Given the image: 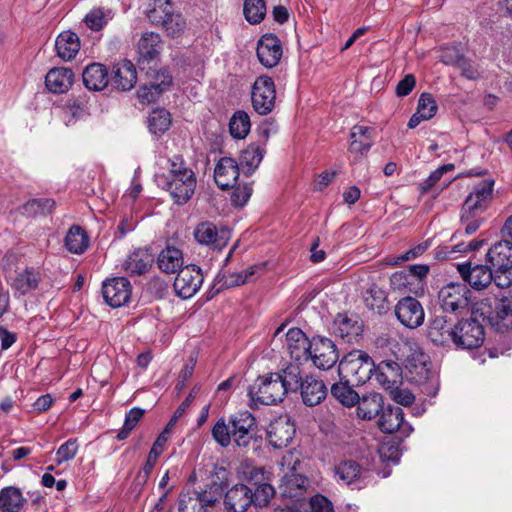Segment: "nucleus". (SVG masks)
<instances>
[{
  "label": "nucleus",
  "mask_w": 512,
  "mask_h": 512,
  "mask_svg": "<svg viewBox=\"0 0 512 512\" xmlns=\"http://www.w3.org/2000/svg\"><path fill=\"white\" fill-rule=\"evenodd\" d=\"M157 180L159 185H161L163 189L169 191L174 202L179 205H183L191 199L197 185L195 172L184 173L181 176H174L171 178H168L163 174L157 176Z\"/></svg>",
  "instance_id": "4"
},
{
  "label": "nucleus",
  "mask_w": 512,
  "mask_h": 512,
  "mask_svg": "<svg viewBox=\"0 0 512 512\" xmlns=\"http://www.w3.org/2000/svg\"><path fill=\"white\" fill-rule=\"evenodd\" d=\"M282 45L274 34L263 35L257 44V57L266 68L275 67L282 57Z\"/></svg>",
  "instance_id": "18"
},
{
  "label": "nucleus",
  "mask_w": 512,
  "mask_h": 512,
  "mask_svg": "<svg viewBox=\"0 0 512 512\" xmlns=\"http://www.w3.org/2000/svg\"><path fill=\"white\" fill-rule=\"evenodd\" d=\"M454 325L444 316H436L428 326V338L436 345L449 346L452 344Z\"/></svg>",
  "instance_id": "30"
},
{
  "label": "nucleus",
  "mask_w": 512,
  "mask_h": 512,
  "mask_svg": "<svg viewBox=\"0 0 512 512\" xmlns=\"http://www.w3.org/2000/svg\"><path fill=\"white\" fill-rule=\"evenodd\" d=\"M312 512H334L333 504L322 495H315L310 500Z\"/></svg>",
  "instance_id": "64"
},
{
  "label": "nucleus",
  "mask_w": 512,
  "mask_h": 512,
  "mask_svg": "<svg viewBox=\"0 0 512 512\" xmlns=\"http://www.w3.org/2000/svg\"><path fill=\"white\" fill-rule=\"evenodd\" d=\"M263 154V149L254 144L243 150L240 157V166L245 174L250 175L255 171L263 159Z\"/></svg>",
  "instance_id": "45"
},
{
  "label": "nucleus",
  "mask_w": 512,
  "mask_h": 512,
  "mask_svg": "<svg viewBox=\"0 0 512 512\" xmlns=\"http://www.w3.org/2000/svg\"><path fill=\"white\" fill-rule=\"evenodd\" d=\"M400 368L393 361L381 362L375 370L376 381L388 392L399 382Z\"/></svg>",
  "instance_id": "39"
},
{
  "label": "nucleus",
  "mask_w": 512,
  "mask_h": 512,
  "mask_svg": "<svg viewBox=\"0 0 512 512\" xmlns=\"http://www.w3.org/2000/svg\"><path fill=\"white\" fill-rule=\"evenodd\" d=\"M55 49L61 59L69 61L76 56L80 49L79 37L74 32L64 31L56 38Z\"/></svg>",
  "instance_id": "37"
},
{
  "label": "nucleus",
  "mask_w": 512,
  "mask_h": 512,
  "mask_svg": "<svg viewBox=\"0 0 512 512\" xmlns=\"http://www.w3.org/2000/svg\"><path fill=\"white\" fill-rule=\"evenodd\" d=\"M113 16L114 14L111 9L95 7L86 14L84 22L91 30L99 31L113 18Z\"/></svg>",
  "instance_id": "46"
},
{
  "label": "nucleus",
  "mask_w": 512,
  "mask_h": 512,
  "mask_svg": "<svg viewBox=\"0 0 512 512\" xmlns=\"http://www.w3.org/2000/svg\"><path fill=\"white\" fill-rule=\"evenodd\" d=\"M390 283L394 290L403 293H412L411 289L414 287V282L408 271H397L393 273L390 278Z\"/></svg>",
  "instance_id": "54"
},
{
  "label": "nucleus",
  "mask_w": 512,
  "mask_h": 512,
  "mask_svg": "<svg viewBox=\"0 0 512 512\" xmlns=\"http://www.w3.org/2000/svg\"><path fill=\"white\" fill-rule=\"evenodd\" d=\"M405 369L411 381L422 384L431 374L429 356L420 350H415L406 358Z\"/></svg>",
  "instance_id": "21"
},
{
  "label": "nucleus",
  "mask_w": 512,
  "mask_h": 512,
  "mask_svg": "<svg viewBox=\"0 0 512 512\" xmlns=\"http://www.w3.org/2000/svg\"><path fill=\"white\" fill-rule=\"evenodd\" d=\"M253 502L258 506H265L274 496V488L268 483L260 484L252 493Z\"/></svg>",
  "instance_id": "57"
},
{
  "label": "nucleus",
  "mask_w": 512,
  "mask_h": 512,
  "mask_svg": "<svg viewBox=\"0 0 512 512\" xmlns=\"http://www.w3.org/2000/svg\"><path fill=\"white\" fill-rule=\"evenodd\" d=\"M215 499L207 492L187 491L179 498V512H206L213 506Z\"/></svg>",
  "instance_id": "26"
},
{
  "label": "nucleus",
  "mask_w": 512,
  "mask_h": 512,
  "mask_svg": "<svg viewBox=\"0 0 512 512\" xmlns=\"http://www.w3.org/2000/svg\"><path fill=\"white\" fill-rule=\"evenodd\" d=\"M493 190V180L485 179L475 184L462 206L461 219L467 221L480 216L489 206Z\"/></svg>",
  "instance_id": "3"
},
{
  "label": "nucleus",
  "mask_w": 512,
  "mask_h": 512,
  "mask_svg": "<svg viewBox=\"0 0 512 512\" xmlns=\"http://www.w3.org/2000/svg\"><path fill=\"white\" fill-rule=\"evenodd\" d=\"M378 424L382 432L398 433L400 437H408L413 432V427L404 421V413L400 407L383 408Z\"/></svg>",
  "instance_id": "13"
},
{
  "label": "nucleus",
  "mask_w": 512,
  "mask_h": 512,
  "mask_svg": "<svg viewBox=\"0 0 512 512\" xmlns=\"http://www.w3.org/2000/svg\"><path fill=\"white\" fill-rule=\"evenodd\" d=\"M78 452V444L76 439H69L63 443L56 451V463L58 465L63 462L72 460Z\"/></svg>",
  "instance_id": "56"
},
{
  "label": "nucleus",
  "mask_w": 512,
  "mask_h": 512,
  "mask_svg": "<svg viewBox=\"0 0 512 512\" xmlns=\"http://www.w3.org/2000/svg\"><path fill=\"white\" fill-rule=\"evenodd\" d=\"M492 281L499 288L510 287L512 285V268L496 269Z\"/></svg>",
  "instance_id": "63"
},
{
  "label": "nucleus",
  "mask_w": 512,
  "mask_h": 512,
  "mask_svg": "<svg viewBox=\"0 0 512 512\" xmlns=\"http://www.w3.org/2000/svg\"><path fill=\"white\" fill-rule=\"evenodd\" d=\"M251 100L254 110L259 115H267L275 107L276 90L272 78L259 76L252 87Z\"/></svg>",
  "instance_id": "7"
},
{
  "label": "nucleus",
  "mask_w": 512,
  "mask_h": 512,
  "mask_svg": "<svg viewBox=\"0 0 512 512\" xmlns=\"http://www.w3.org/2000/svg\"><path fill=\"white\" fill-rule=\"evenodd\" d=\"M89 115L88 102L78 98L69 103L62 110V118L66 126L74 125L78 120Z\"/></svg>",
  "instance_id": "44"
},
{
  "label": "nucleus",
  "mask_w": 512,
  "mask_h": 512,
  "mask_svg": "<svg viewBox=\"0 0 512 512\" xmlns=\"http://www.w3.org/2000/svg\"><path fill=\"white\" fill-rule=\"evenodd\" d=\"M335 476L338 482L354 485L358 489L367 484V472L354 460H345L336 465Z\"/></svg>",
  "instance_id": "22"
},
{
  "label": "nucleus",
  "mask_w": 512,
  "mask_h": 512,
  "mask_svg": "<svg viewBox=\"0 0 512 512\" xmlns=\"http://www.w3.org/2000/svg\"><path fill=\"white\" fill-rule=\"evenodd\" d=\"M157 264L160 270L165 273H175L182 269L183 255L175 247L167 246L158 255Z\"/></svg>",
  "instance_id": "42"
},
{
  "label": "nucleus",
  "mask_w": 512,
  "mask_h": 512,
  "mask_svg": "<svg viewBox=\"0 0 512 512\" xmlns=\"http://www.w3.org/2000/svg\"><path fill=\"white\" fill-rule=\"evenodd\" d=\"M82 77L85 87L93 91L104 89L109 82L108 71L105 66L100 63L88 65L84 69Z\"/></svg>",
  "instance_id": "33"
},
{
  "label": "nucleus",
  "mask_w": 512,
  "mask_h": 512,
  "mask_svg": "<svg viewBox=\"0 0 512 512\" xmlns=\"http://www.w3.org/2000/svg\"><path fill=\"white\" fill-rule=\"evenodd\" d=\"M357 415L363 420H371L375 418L383 409V397L377 392L364 394L357 400Z\"/></svg>",
  "instance_id": "35"
},
{
  "label": "nucleus",
  "mask_w": 512,
  "mask_h": 512,
  "mask_svg": "<svg viewBox=\"0 0 512 512\" xmlns=\"http://www.w3.org/2000/svg\"><path fill=\"white\" fill-rule=\"evenodd\" d=\"M309 360L322 370L332 368L338 361L339 355L335 343L326 337H313L310 340V349L308 352Z\"/></svg>",
  "instance_id": "10"
},
{
  "label": "nucleus",
  "mask_w": 512,
  "mask_h": 512,
  "mask_svg": "<svg viewBox=\"0 0 512 512\" xmlns=\"http://www.w3.org/2000/svg\"><path fill=\"white\" fill-rule=\"evenodd\" d=\"M350 383L346 381L335 383L331 387V394L341 404L347 407H352L359 400V395L353 390Z\"/></svg>",
  "instance_id": "49"
},
{
  "label": "nucleus",
  "mask_w": 512,
  "mask_h": 512,
  "mask_svg": "<svg viewBox=\"0 0 512 512\" xmlns=\"http://www.w3.org/2000/svg\"><path fill=\"white\" fill-rule=\"evenodd\" d=\"M300 460L292 452L283 455L280 465L283 470L280 488L285 496L297 497L307 485V478L296 472Z\"/></svg>",
  "instance_id": "5"
},
{
  "label": "nucleus",
  "mask_w": 512,
  "mask_h": 512,
  "mask_svg": "<svg viewBox=\"0 0 512 512\" xmlns=\"http://www.w3.org/2000/svg\"><path fill=\"white\" fill-rule=\"evenodd\" d=\"M213 439L222 447H227L231 443V425L226 424L224 418H220L212 429Z\"/></svg>",
  "instance_id": "53"
},
{
  "label": "nucleus",
  "mask_w": 512,
  "mask_h": 512,
  "mask_svg": "<svg viewBox=\"0 0 512 512\" xmlns=\"http://www.w3.org/2000/svg\"><path fill=\"white\" fill-rule=\"evenodd\" d=\"M203 283V275L196 265H188L178 271L174 281V290L176 294L188 299L196 294Z\"/></svg>",
  "instance_id": "11"
},
{
  "label": "nucleus",
  "mask_w": 512,
  "mask_h": 512,
  "mask_svg": "<svg viewBox=\"0 0 512 512\" xmlns=\"http://www.w3.org/2000/svg\"><path fill=\"white\" fill-rule=\"evenodd\" d=\"M194 238L200 245L212 250H222L231 238V232L224 226L218 227L212 222H201L194 229Z\"/></svg>",
  "instance_id": "8"
},
{
  "label": "nucleus",
  "mask_w": 512,
  "mask_h": 512,
  "mask_svg": "<svg viewBox=\"0 0 512 512\" xmlns=\"http://www.w3.org/2000/svg\"><path fill=\"white\" fill-rule=\"evenodd\" d=\"M144 410L134 407L129 410L125 416L123 428L118 432L116 438L118 440L126 439L131 431L136 427L140 419L143 417Z\"/></svg>",
  "instance_id": "52"
},
{
  "label": "nucleus",
  "mask_w": 512,
  "mask_h": 512,
  "mask_svg": "<svg viewBox=\"0 0 512 512\" xmlns=\"http://www.w3.org/2000/svg\"><path fill=\"white\" fill-rule=\"evenodd\" d=\"M171 125V115L164 108L153 110L148 118V127L153 134H163Z\"/></svg>",
  "instance_id": "48"
},
{
  "label": "nucleus",
  "mask_w": 512,
  "mask_h": 512,
  "mask_svg": "<svg viewBox=\"0 0 512 512\" xmlns=\"http://www.w3.org/2000/svg\"><path fill=\"white\" fill-rule=\"evenodd\" d=\"M102 294L108 305L121 307L130 300L131 284L124 277L109 279L103 283Z\"/></svg>",
  "instance_id": "17"
},
{
  "label": "nucleus",
  "mask_w": 512,
  "mask_h": 512,
  "mask_svg": "<svg viewBox=\"0 0 512 512\" xmlns=\"http://www.w3.org/2000/svg\"><path fill=\"white\" fill-rule=\"evenodd\" d=\"M240 167L230 157L221 158L214 169V179L217 186L223 190L234 188L239 177Z\"/></svg>",
  "instance_id": "23"
},
{
  "label": "nucleus",
  "mask_w": 512,
  "mask_h": 512,
  "mask_svg": "<svg viewBox=\"0 0 512 512\" xmlns=\"http://www.w3.org/2000/svg\"><path fill=\"white\" fill-rule=\"evenodd\" d=\"M374 143V130L368 126L354 125L350 131L348 151L353 156V163L359 162Z\"/></svg>",
  "instance_id": "16"
},
{
  "label": "nucleus",
  "mask_w": 512,
  "mask_h": 512,
  "mask_svg": "<svg viewBox=\"0 0 512 512\" xmlns=\"http://www.w3.org/2000/svg\"><path fill=\"white\" fill-rule=\"evenodd\" d=\"M488 319L499 331L512 328V298L504 296L497 299Z\"/></svg>",
  "instance_id": "29"
},
{
  "label": "nucleus",
  "mask_w": 512,
  "mask_h": 512,
  "mask_svg": "<svg viewBox=\"0 0 512 512\" xmlns=\"http://www.w3.org/2000/svg\"><path fill=\"white\" fill-rule=\"evenodd\" d=\"M286 346L291 358L297 362L309 360L310 340L299 328H291L286 333Z\"/></svg>",
  "instance_id": "24"
},
{
  "label": "nucleus",
  "mask_w": 512,
  "mask_h": 512,
  "mask_svg": "<svg viewBox=\"0 0 512 512\" xmlns=\"http://www.w3.org/2000/svg\"><path fill=\"white\" fill-rule=\"evenodd\" d=\"M428 247V242L420 243L417 246L405 252L404 254H402L401 256L389 259L388 263L391 265H397L401 262L415 259L418 256L422 255L428 249Z\"/></svg>",
  "instance_id": "60"
},
{
  "label": "nucleus",
  "mask_w": 512,
  "mask_h": 512,
  "mask_svg": "<svg viewBox=\"0 0 512 512\" xmlns=\"http://www.w3.org/2000/svg\"><path fill=\"white\" fill-rule=\"evenodd\" d=\"M333 332L336 336L350 343L362 332V324L347 315L339 314L333 322Z\"/></svg>",
  "instance_id": "34"
},
{
  "label": "nucleus",
  "mask_w": 512,
  "mask_h": 512,
  "mask_svg": "<svg viewBox=\"0 0 512 512\" xmlns=\"http://www.w3.org/2000/svg\"><path fill=\"white\" fill-rule=\"evenodd\" d=\"M457 270L464 281L475 290H483L487 288L493 279V272L487 265L471 266L469 263L458 264Z\"/></svg>",
  "instance_id": "20"
},
{
  "label": "nucleus",
  "mask_w": 512,
  "mask_h": 512,
  "mask_svg": "<svg viewBox=\"0 0 512 512\" xmlns=\"http://www.w3.org/2000/svg\"><path fill=\"white\" fill-rule=\"evenodd\" d=\"M407 271L414 282V287L411 289L412 293L416 296L422 295L425 287L424 279L428 276L430 267L425 264H414L410 265Z\"/></svg>",
  "instance_id": "51"
},
{
  "label": "nucleus",
  "mask_w": 512,
  "mask_h": 512,
  "mask_svg": "<svg viewBox=\"0 0 512 512\" xmlns=\"http://www.w3.org/2000/svg\"><path fill=\"white\" fill-rule=\"evenodd\" d=\"M487 252V259L495 269L512 268V240L504 237Z\"/></svg>",
  "instance_id": "32"
},
{
  "label": "nucleus",
  "mask_w": 512,
  "mask_h": 512,
  "mask_svg": "<svg viewBox=\"0 0 512 512\" xmlns=\"http://www.w3.org/2000/svg\"><path fill=\"white\" fill-rule=\"evenodd\" d=\"M299 386L302 400L307 406L318 405L327 395L324 382L314 376H306L303 381H299Z\"/></svg>",
  "instance_id": "27"
},
{
  "label": "nucleus",
  "mask_w": 512,
  "mask_h": 512,
  "mask_svg": "<svg viewBox=\"0 0 512 512\" xmlns=\"http://www.w3.org/2000/svg\"><path fill=\"white\" fill-rule=\"evenodd\" d=\"M148 18L152 23L163 26L168 34L172 36L181 32L185 26L182 17L173 12L172 5L169 1L150 10Z\"/></svg>",
  "instance_id": "15"
},
{
  "label": "nucleus",
  "mask_w": 512,
  "mask_h": 512,
  "mask_svg": "<svg viewBox=\"0 0 512 512\" xmlns=\"http://www.w3.org/2000/svg\"><path fill=\"white\" fill-rule=\"evenodd\" d=\"M374 368V362L366 352L353 350L342 358L338 372L341 380L351 385H361L371 378Z\"/></svg>",
  "instance_id": "2"
},
{
  "label": "nucleus",
  "mask_w": 512,
  "mask_h": 512,
  "mask_svg": "<svg viewBox=\"0 0 512 512\" xmlns=\"http://www.w3.org/2000/svg\"><path fill=\"white\" fill-rule=\"evenodd\" d=\"M233 441L238 446L246 447L251 442L256 425L255 417L249 411H239L229 419Z\"/></svg>",
  "instance_id": "12"
},
{
  "label": "nucleus",
  "mask_w": 512,
  "mask_h": 512,
  "mask_svg": "<svg viewBox=\"0 0 512 512\" xmlns=\"http://www.w3.org/2000/svg\"><path fill=\"white\" fill-rule=\"evenodd\" d=\"M194 172L191 168L188 167L186 161L180 155H174L169 159V176L168 178L174 176H181L182 174L192 173Z\"/></svg>",
  "instance_id": "59"
},
{
  "label": "nucleus",
  "mask_w": 512,
  "mask_h": 512,
  "mask_svg": "<svg viewBox=\"0 0 512 512\" xmlns=\"http://www.w3.org/2000/svg\"><path fill=\"white\" fill-rule=\"evenodd\" d=\"M112 84L122 90H131L137 81V72L134 64L129 60L116 63L112 69Z\"/></svg>",
  "instance_id": "28"
},
{
  "label": "nucleus",
  "mask_w": 512,
  "mask_h": 512,
  "mask_svg": "<svg viewBox=\"0 0 512 512\" xmlns=\"http://www.w3.org/2000/svg\"><path fill=\"white\" fill-rule=\"evenodd\" d=\"M140 62H150L157 58L161 50L160 36L153 32H145L137 44Z\"/></svg>",
  "instance_id": "36"
},
{
  "label": "nucleus",
  "mask_w": 512,
  "mask_h": 512,
  "mask_svg": "<svg viewBox=\"0 0 512 512\" xmlns=\"http://www.w3.org/2000/svg\"><path fill=\"white\" fill-rule=\"evenodd\" d=\"M64 244L69 252L82 254L89 247V237L81 226L73 225L67 231Z\"/></svg>",
  "instance_id": "40"
},
{
  "label": "nucleus",
  "mask_w": 512,
  "mask_h": 512,
  "mask_svg": "<svg viewBox=\"0 0 512 512\" xmlns=\"http://www.w3.org/2000/svg\"><path fill=\"white\" fill-rule=\"evenodd\" d=\"M469 295L466 284L451 282L440 289L438 298L444 311L459 313L468 307Z\"/></svg>",
  "instance_id": "9"
},
{
  "label": "nucleus",
  "mask_w": 512,
  "mask_h": 512,
  "mask_svg": "<svg viewBox=\"0 0 512 512\" xmlns=\"http://www.w3.org/2000/svg\"><path fill=\"white\" fill-rule=\"evenodd\" d=\"M485 339L484 327L475 319L459 321L454 325L452 344L461 349L480 347Z\"/></svg>",
  "instance_id": "6"
},
{
  "label": "nucleus",
  "mask_w": 512,
  "mask_h": 512,
  "mask_svg": "<svg viewBox=\"0 0 512 512\" xmlns=\"http://www.w3.org/2000/svg\"><path fill=\"white\" fill-rule=\"evenodd\" d=\"M395 314L398 320L410 329L421 326L425 318L422 305L412 297L402 298L395 307Z\"/></svg>",
  "instance_id": "14"
},
{
  "label": "nucleus",
  "mask_w": 512,
  "mask_h": 512,
  "mask_svg": "<svg viewBox=\"0 0 512 512\" xmlns=\"http://www.w3.org/2000/svg\"><path fill=\"white\" fill-rule=\"evenodd\" d=\"M74 81V73L65 67L52 68L46 75L45 84L47 89L55 94L67 92Z\"/></svg>",
  "instance_id": "31"
},
{
  "label": "nucleus",
  "mask_w": 512,
  "mask_h": 512,
  "mask_svg": "<svg viewBox=\"0 0 512 512\" xmlns=\"http://www.w3.org/2000/svg\"><path fill=\"white\" fill-rule=\"evenodd\" d=\"M389 394L396 403L404 406L411 405L415 399L414 395L408 389L400 388L398 384L389 391Z\"/></svg>",
  "instance_id": "62"
},
{
  "label": "nucleus",
  "mask_w": 512,
  "mask_h": 512,
  "mask_svg": "<svg viewBox=\"0 0 512 512\" xmlns=\"http://www.w3.org/2000/svg\"><path fill=\"white\" fill-rule=\"evenodd\" d=\"M437 104L429 93L421 94L418 100L417 112L422 114V119H431L437 112Z\"/></svg>",
  "instance_id": "55"
},
{
  "label": "nucleus",
  "mask_w": 512,
  "mask_h": 512,
  "mask_svg": "<svg viewBox=\"0 0 512 512\" xmlns=\"http://www.w3.org/2000/svg\"><path fill=\"white\" fill-rule=\"evenodd\" d=\"M251 194L252 188L249 185H238L231 194L232 204L239 207L244 206L251 197Z\"/></svg>",
  "instance_id": "61"
},
{
  "label": "nucleus",
  "mask_w": 512,
  "mask_h": 512,
  "mask_svg": "<svg viewBox=\"0 0 512 512\" xmlns=\"http://www.w3.org/2000/svg\"><path fill=\"white\" fill-rule=\"evenodd\" d=\"M251 128L250 117L245 111H237L229 122V131L233 138L243 139Z\"/></svg>",
  "instance_id": "47"
},
{
  "label": "nucleus",
  "mask_w": 512,
  "mask_h": 512,
  "mask_svg": "<svg viewBox=\"0 0 512 512\" xmlns=\"http://www.w3.org/2000/svg\"><path fill=\"white\" fill-rule=\"evenodd\" d=\"M252 502V491L243 484L230 488L224 498V505L228 512H244Z\"/></svg>",
  "instance_id": "25"
},
{
  "label": "nucleus",
  "mask_w": 512,
  "mask_h": 512,
  "mask_svg": "<svg viewBox=\"0 0 512 512\" xmlns=\"http://www.w3.org/2000/svg\"><path fill=\"white\" fill-rule=\"evenodd\" d=\"M26 499L22 491L15 486H7L0 490V511L21 512Z\"/></svg>",
  "instance_id": "38"
},
{
  "label": "nucleus",
  "mask_w": 512,
  "mask_h": 512,
  "mask_svg": "<svg viewBox=\"0 0 512 512\" xmlns=\"http://www.w3.org/2000/svg\"><path fill=\"white\" fill-rule=\"evenodd\" d=\"M300 377L293 369L280 373L259 376L248 389L250 407L274 405L281 402L289 391L298 389Z\"/></svg>",
  "instance_id": "1"
},
{
  "label": "nucleus",
  "mask_w": 512,
  "mask_h": 512,
  "mask_svg": "<svg viewBox=\"0 0 512 512\" xmlns=\"http://www.w3.org/2000/svg\"><path fill=\"white\" fill-rule=\"evenodd\" d=\"M151 263V254L146 250L137 249L127 256L124 262V269L128 274L140 275L148 271Z\"/></svg>",
  "instance_id": "41"
},
{
  "label": "nucleus",
  "mask_w": 512,
  "mask_h": 512,
  "mask_svg": "<svg viewBox=\"0 0 512 512\" xmlns=\"http://www.w3.org/2000/svg\"><path fill=\"white\" fill-rule=\"evenodd\" d=\"M295 434L294 424L287 416H280L270 422L267 428L269 443L277 449L286 447Z\"/></svg>",
  "instance_id": "19"
},
{
  "label": "nucleus",
  "mask_w": 512,
  "mask_h": 512,
  "mask_svg": "<svg viewBox=\"0 0 512 512\" xmlns=\"http://www.w3.org/2000/svg\"><path fill=\"white\" fill-rule=\"evenodd\" d=\"M453 169L454 164H445L431 172L429 177L420 185L421 192L427 193L441 179L445 172Z\"/></svg>",
  "instance_id": "58"
},
{
  "label": "nucleus",
  "mask_w": 512,
  "mask_h": 512,
  "mask_svg": "<svg viewBox=\"0 0 512 512\" xmlns=\"http://www.w3.org/2000/svg\"><path fill=\"white\" fill-rule=\"evenodd\" d=\"M243 11L245 18L249 23H260L266 14L264 0H245Z\"/></svg>",
  "instance_id": "50"
},
{
  "label": "nucleus",
  "mask_w": 512,
  "mask_h": 512,
  "mask_svg": "<svg viewBox=\"0 0 512 512\" xmlns=\"http://www.w3.org/2000/svg\"><path fill=\"white\" fill-rule=\"evenodd\" d=\"M41 280L40 273L34 269H25L14 278L11 286L20 295H25L35 290Z\"/></svg>",
  "instance_id": "43"
}]
</instances>
